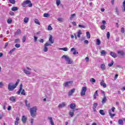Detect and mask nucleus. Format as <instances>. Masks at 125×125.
<instances>
[{
  "label": "nucleus",
  "instance_id": "nucleus-1",
  "mask_svg": "<svg viewBox=\"0 0 125 125\" xmlns=\"http://www.w3.org/2000/svg\"><path fill=\"white\" fill-rule=\"evenodd\" d=\"M19 82H20V80L18 79L16 83L13 84V83H10L8 85V89L9 91H12L14 89H15L17 86L18 85V83H19Z\"/></svg>",
  "mask_w": 125,
  "mask_h": 125
},
{
  "label": "nucleus",
  "instance_id": "nucleus-2",
  "mask_svg": "<svg viewBox=\"0 0 125 125\" xmlns=\"http://www.w3.org/2000/svg\"><path fill=\"white\" fill-rule=\"evenodd\" d=\"M37 106H34L33 107L30 108V115L31 117H36L37 116Z\"/></svg>",
  "mask_w": 125,
  "mask_h": 125
},
{
  "label": "nucleus",
  "instance_id": "nucleus-3",
  "mask_svg": "<svg viewBox=\"0 0 125 125\" xmlns=\"http://www.w3.org/2000/svg\"><path fill=\"white\" fill-rule=\"evenodd\" d=\"M22 87H23V84H21L20 86L19 90L16 93L17 94L19 95L20 93H21L22 95H26V93H25V90L22 89Z\"/></svg>",
  "mask_w": 125,
  "mask_h": 125
},
{
  "label": "nucleus",
  "instance_id": "nucleus-4",
  "mask_svg": "<svg viewBox=\"0 0 125 125\" xmlns=\"http://www.w3.org/2000/svg\"><path fill=\"white\" fill-rule=\"evenodd\" d=\"M62 58L64 59L65 61H66L67 64H73V60L67 55H63L62 57Z\"/></svg>",
  "mask_w": 125,
  "mask_h": 125
},
{
  "label": "nucleus",
  "instance_id": "nucleus-5",
  "mask_svg": "<svg viewBox=\"0 0 125 125\" xmlns=\"http://www.w3.org/2000/svg\"><path fill=\"white\" fill-rule=\"evenodd\" d=\"M32 69L29 68V67H26V68H24L23 69V71L24 73L26 74V75H31V70Z\"/></svg>",
  "mask_w": 125,
  "mask_h": 125
},
{
  "label": "nucleus",
  "instance_id": "nucleus-6",
  "mask_svg": "<svg viewBox=\"0 0 125 125\" xmlns=\"http://www.w3.org/2000/svg\"><path fill=\"white\" fill-rule=\"evenodd\" d=\"M72 84H73V81H68L63 83V86L65 87H69V86H71Z\"/></svg>",
  "mask_w": 125,
  "mask_h": 125
},
{
  "label": "nucleus",
  "instance_id": "nucleus-7",
  "mask_svg": "<svg viewBox=\"0 0 125 125\" xmlns=\"http://www.w3.org/2000/svg\"><path fill=\"white\" fill-rule=\"evenodd\" d=\"M86 91V87H83L81 90V96H83V95H85Z\"/></svg>",
  "mask_w": 125,
  "mask_h": 125
},
{
  "label": "nucleus",
  "instance_id": "nucleus-8",
  "mask_svg": "<svg viewBox=\"0 0 125 125\" xmlns=\"http://www.w3.org/2000/svg\"><path fill=\"white\" fill-rule=\"evenodd\" d=\"M24 2V3H25V4H29L28 5L29 7H32V6H33V3H32V2H31V0H26Z\"/></svg>",
  "mask_w": 125,
  "mask_h": 125
},
{
  "label": "nucleus",
  "instance_id": "nucleus-9",
  "mask_svg": "<svg viewBox=\"0 0 125 125\" xmlns=\"http://www.w3.org/2000/svg\"><path fill=\"white\" fill-rule=\"evenodd\" d=\"M9 99V101L13 102V103H15V102H16V97L15 96H11Z\"/></svg>",
  "mask_w": 125,
  "mask_h": 125
},
{
  "label": "nucleus",
  "instance_id": "nucleus-10",
  "mask_svg": "<svg viewBox=\"0 0 125 125\" xmlns=\"http://www.w3.org/2000/svg\"><path fill=\"white\" fill-rule=\"evenodd\" d=\"M68 114L71 118H73L74 117V115H75V110H70L68 112Z\"/></svg>",
  "mask_w": 125,
  "mask_h": 125
},
{
  "label": "nucleus",
  "instance_id": "nucleus-11",
  "mask_svg": "<svg viewBox=\"0 0 125 125\" xmlns=\"http://www.w3.org/2000/svg\"><path fill=\"white\" fill-rule=\"evenodd\" d=\"M48 120L50 122V125H54V122H53V119L51 117H48Z\"/></svg>",
  "mask_w": 125,
  "mask_h": 125
},
{
  "label": "nucleus",
  "instance_id": "nucleus-12",
  "mask_svg": "<svg viewBox=\"0 0 125 125\" xmlns=\"http://www.w3.org/2000/svg\"><path fill=\"white\" fill-rule=\"evenodd\" d=\"M69 107L70 109L74 110L76 109V104L75 103H72L70 104Z\"/></svg>",
  "mask_w": 125,
  "mask_h": 125
},
{
  "label": "nucleus",
  "instance_id": "nucleus-13",
  "mask_svg": "<svg viewBox=\"0 0 125 125\" xmlns=\"http://www.w3.org/2000/svg\"><path fill=\"white\" fill-rule=\"evenodd\" d=\"M118 54H120L121 56H125V53L124 51H117Z\"/></svg>",
  "mask_w": 125,
  "mask_h": 125
},
{
  "label": "nucleus",
  "instance_id": "nucleus-14",
  "mask_svg": "<svg viewBox=\"0 0 125 125\" xmlns=\"http://www.w3.org/2000/svg\"><path fill=\"white\" fill-rule=\"evenodd\" d=\"M75 88L72 89L69 92H68V96H71V95H73V93L75 92Z\"/></svg>",
  "mask_w": 125,
  "mask_h": 125
},
{
  "label": "nucleus",
  "instance_id": "nucleus-15",
  "mask_svg": "<svg viewBox=\"0 0 125 125\" xmlns=\"http://www.w3.org/2000/svg\"><path fill=\"white\" fill-rule=\"evenodd\" d=\"M66 105V103H62V104H59L58 105V108H64Z\"/></svg>",
  "mask_w": 125,
  "mask_h": 125
},
{
  "label": "nucleus",
  "instance_id": "nucleus-16",
  "mask_svg": "<svg viewBox=\"0 0 125 125\" xmlns=\"http://www.w3.org/2000/svg\"><path fill=\"white\" fill-rule=\"evenodd\" d=\"M110 55H111V56L113 57V58H117L118 56L116 53L113 52H110Z\"/></svg>",
  "mask_w": 125,
  "mask_h": 125
},
{
  "label": "nucleus",
  "instance_id": "nucleus-17",
  "mask_svg": "<svg viewBox=\"0 0 125 125\" xmlns=\"http://www.w3.org/2000/svg\"><path fill=\"white\" fill-rule=\"evenodd\" d=\"M99 95L98 90L96 91L93 95L94 99H96V98H97V96H99Z\"/></svg>",
  "mask_w": 125,
  "mask_h": 125
},
{
  "label": "nucleus",
  "instance_id": "nucleus-18",
  "mask_svg": "<svg viewBox=\"0 0 125 125\" xmlns=\"http://www.w3.org/2000/svg\"><path fill=\"white\" fill-rule=\"evenodd\" d=\"M101 68L102 69V71H105V70H106V65H105V64L104 63L101 64Z\"/></svg>",
  "mask_w": 125,
  "mask_h": 125
},
{
  "label": "nucleus",
  "instance_id": "nucleus-19",
  "mask_svg": "<svg viewBox=\"0 0 125 125\" xmlns=\"http://www.w3.org/2000/svg\"><path fill=\"white\" fill-rule=\"evenodd\" d=\"M21 121H22V123L25 124V123H26V122L27 121V117H26V116L23 115L22 117Z\"/></svg>",
  "mask_w": 125,
  "mask_h": 125
},
{
  "label": "nucleus",
  "instance_id": "nucleus-20",
  "mask_svg": "<svg viewBox=\"0 0 125 125\" xmlns=\"http://www.w3.org/2000/svg\"><path fill=\"white\" fill-rule=\"evenodd\" d=\"M21 30L18 29L17 32L15 33V36H18V35H21Z\"/></svg>",
  "mask_w": 125,
  "mask_h": 125
},
{
  "label": "nucleus",
  "instance_id": "nucleus-21",
  "mask_svg": "<svg viewBox=\"0 0 125 125\" xmlns=\"http://www.w3.org/2000/svg\"><path fill=\"white\" fill-rule=\"evenodd\" d=\"M49 42H50V43H54V41L52 40V35H50L49 37Z\"/></svg>",
  "mask_w": 125,
  "mask_h": 125
},
{
  "label": "nucleus",
  "instance_id": "nucleus-22",
  "mask_svg": "<svg viewBox=\"0 0 125 125\" xmlns=\"http://www.w3.org/2000/svg\"><path fill=\"white\" fill-rule=\"evenodd\" d=\"M106 101H107V98H106V96H104V98L102 100V103L103 104H105V103H106Z\"/></svg>",
  "mask_w": 125,
  "mask_h": 125
},
{
  "label": "nucleus",
  "instance_id": "nucleus-23",
  "mask_svg": "<svg viewBox=\"0 0 125 125\" xmlns=\"http://www.w3.org/2000/svg\"><path fill=\"white\" fill-rule=\"evenodd\" d=\"M100 84L101 85H102V86H103L104 87H106L107 86V85H106V83H104V81L103 80L102 81Z\"/></svg>",
  "mask_w": 125,
  "mask_h": 125
},
{
  "label": "nucleus",
  "instance_id": "nucleus-24",
  "mask_svg": "<svg viewBox=\"0 0 125 125\" xmlns=\"http://www.w3.org/2000/svg\"><path fill=\"white\" fill-rule=\"evenodd\" d=\"M101 54L103 56H105L107 54V52L105 50H102L101 52Z\"/></svg>",
  "mask_w": 125,
  "mask_h": 125
},
{
  "label": "nucleus",
  "instance_id": "nucleus-25",
  "mask_svg": "<svg viewBox=\"0 0 125 125\" xmlns=\"http://www.w3.org/2000/svg\"><path fill=\"white\" fill-rule=\"evenodd\" d=\"M108 114L111 118H113V117H115V116H116V114H112V113L111 112V110L108 111Z\"/></svg>",
  "mask_w": 125,
  "mask_h": 125
},
{
  "label": "nucleus",
  "instance_id": "nucleus-26",
  "mask_svg": "<svg viewBox=\"0 0 125 125\" xmlns=\"http://www.w3.org/2000/svg\"><path fill=\"white\" fill-rule=\"evenodd\" d=\"M76 17V14H72L69 18L70 20H73Z\"/></svg>",
  "mask_w": 125,
  "mask_h": 125
},
{
  "label": "nucleus",
  "instance_id": "nucleus-27",
  "mask_svg": "<svg viewBox=\"0 0 125 125\" xmlns=\"http://www.w3.org/2000/svg\"><path fill=\"white\" fill-rule=\"evenodd\" d=\"M101 43V41L100 39H97L96 40V44L97 45H100Z\"/></svg>",
  "mask_w": 125,
  "mask_h": 125
},
{
  "label": "nucleus",
  "instance_id": "nucleus-28",
  "mask_svg": "<svg viewBox=\"0 0 125 125\" xmlns=\"http://www.w3.org/2000/svg\"><path fill=\"white\" fill-rule=\"evenodd\" d=\"M83 33H82L81 30H79L77 32V37L78 38H81V35H82Z\"/></svg>",
  "mask_w": 125,
  "mask_h": 125
},
{
  "label": "nucleus",
  "instance_id": "nucleus-29",
  "mask_svg": "<svg viewBox=\"0 0 125 125\" xmlns=\"http://www.w3.org/2000/svg\"><path fill=\"white\" fill-rule=\"evenodd\" d=\"M99 113L102 116H104L105 115V112H104V110L103 109H101L99 111Z\"/></svg>",
  "mask_w": 125,
  "mask_h": 125
},
{
  "label": "nucleus",
  "instance_id": "nucleus-30",
  "mask_svg": "<svg viewBox=\"0 0 125 125\" xmlns=\"http://www.w3.org/2000/svg\"><path fill=\"white\" fill-rule=\"evenodd\" d=\"M118 124L120 125H124V121L122 119H120L118 121Z\"/></svg>",
  "mask_w": 125,
  "mask_h": 125
},
{
  "label": "nucleus",
  "instance_id": "nucleus-31",
  "mask_svg": "<svg viewBox=\"0 0 125 125\" xmlns=\"http://www.w3.org/2000/svg\"><path fill=\"white\" fill-rule=\"evenodd\" d=\"M23 21L24 23H28L29 22V18L25 17L23 20Z\"/></svg>",
  "mask_w": 125,
  "mask_h": 125
},
{
  "label": "nucleus",
  "instance_id": "nucleus-32",
  "mask_svg": "<svg viewBox=\"0 0 125 125\" xmlns=\"http://www.w3.org/2000/svg\"><path fill=\"white\" fill-rule=\"evenodd\" d=\"M25 105L26 106L28 107V108H30L31 107V104H27L28 103V101H25Z\"/></svg>",
  "mask_w": 125,
  "mask_h": 125
},
{
  "label": "nucleus",
  "instance_id": "nucleus-33",
  "mask_svg": "<svg viewBox=\"0 0 125 125\" xmlns=\"http://www.w3.org/2000/svg\"><path fill=\"white\" fill-rule=\"evenodd\" d=\"M11 10H12V11H17V10H18V7H13L11 9Z\"/></svg>",
  "mask_w": 125,
  "mask_h": 125
},
{
  "label": "nucleus",
  "instance_id": "nucleus-34",
  "mask_svg": "<svg viewBox=\"0 0 125 125\" xmlns=\"http://www.w3.org/2000/svg\"><path fill=\"white\" fill-rule=\"evenodd\" d=\"M61 50H63V51H68V48H60Z\"/></svg>",
  "mask_w": 125,
  "mask_h": 125
},
{
  "label": "nucleus",
  "instance_id": "nucleus-35",
  "mask_svg": "<svg viewBox=\"0 0 125 125\" xmlns=\"http://www.w3.org/2000/svg\"><path fill=\"white\" fill-rule=\"evenodd\" d=\"M86 37L87 39H90V33L88 31L86 32Z\"/></svg>",
  "mask_w": 125,
  "mask_h": 125
},
{
  "label": "nucleus",
  "instance_id": "nucleus-36",
  "mask_svg": "<svg viewBox=\"0 0 125 125\" xmlns=\"http://www.w3.org/2000/svg\"><path fill=\"white\" fill-rule=\"evenodd\" d=\"M34 21L35 23H36V24H37V25H41V24L40 23V21H39V20H38V19H35Z\"/></svg>",
  "mask_w": 125,
  "mask_h": 125
},
{
  "label": "nucleus",
  "instance_id": "nucleus-37",
  "mask_svg": "<svg viewBox=\"0 0 125 125\" xmlns=\"http://www.w3.org/2000/svg\"><path fill=\"white\" fill-rule=\"evenodd\" d=\"M112 65H114V61H112L110 63H108V66L109 67H112Z\"/></svg>",
  "mask_w": 125,
  "mask_h": 125
},
{
  "label": "nucleus",
  "instance_id": "nucleus-38",
  "mask_svg": "<svg viewBox=\"0 0 125 125\" xmlns=\"http://www.w3.org/2000/svg\"><path fill=\"white\" fill-rule=\"evenodd\" d=\"M47 50H48V48H47V46H44L43 51L44 52H47Z\"/></svg>",
  "mask_w": 125,
  "mask_h": 125
},
{
  "label": "nucleus",
  "instance_id": "nucleus-39",
  "mask_svg": "<svg viewBox=\"0 0 125 125\" xmlns=\"http://www.w3.org/2000/svg\"><path fill=\"white\" fill-rule=\"evenodd\" d=\"M98 106V104L97 103H94L93 105V108H96V107Z\"/></svg>",
  "mask_w": 125,
  "mask_h": 125
},
{
  "label": "nucleus",
  "instance_id": "nucleus-40",
  "mask_svg": "<svg viewBox=\"0 0 125 125\" xmlns=\"http://www.w3.org/2000/svg\"><path fill=\"white\" fill-rule=\"evenodd\" d=\"M15 42L16 43H18L19 42H20V39H17L15 40Z\"/></svg>",
  "mask_w": 125,
  "mask_h": 125
},
{
  "label": "nucleus",
  "instance_id": "nucleus-41",
  "mask_svg": "<svg viewBox=\"0 0 125 125\" xmlns=\"http://www.w3.org/2000/svg\"><path fill=\"white\" fill-rule=\"evenodd\" d=\"M10 3L12 4H15V0H9Z\"/></svg>",
  "mask_w": 125,
  "mask_h": 125
},
{
  "label": "nucleus",
  "instance_id": "nucleus-42",
  "mask_svg": "<svg viewBox=\"0 0 125 125\" xmlns=\"http://www.w3.org/2000/svg\"><path fill=\"white\" fill-rule=\"evenodd\" d=\"M12 19H8V20H7L8 24H11V23H12Z\"/></svg>",
  "mask_w": 125,
  "mask_h": 125
},
{
  "label": "nucleus",
  "instance_id": "nucleus-43",
  "mask_svg": "<svg viewBox=\"0 0 125 125\" xmlns=\"http://www.w3.org/2000/svg\"><path fill=\"white\" fill-rule=\"evenodd\" d=\"M15 47H16L17 48H19V47H20L21 46V45H20V44H16L15 45Z\"/></svg>",
  "mask_w": 125,
  "mask_h": 125
},
{
  "label": "nucleus",
  "instance_id": "nucleus-44",
  "mask_svg": "<svg viewBox=\"0 0 125 125\" xmlns=\"http://www.w3.org/2000/svg\"><path fill=\"white\" fill-rule=\"evenodd\" d=\"M26 42V36H24L22 37V42Z\"/></svg>",
  "mask_w": 125,
  "mask_h": 125
},
{
  "label": "nucleus",
  "instance_id": "nucleus-45",
  "mask_svg": "<svg viewBox=\"0 0 125 125\" xmlns=\"http://www.w3.org/2000/svg\"><path fill=\"white\" fill-rule=\"evenodd\" d=\"M105 28H106V26L104 25H102L101 26V29L102 30H105Z\"/></svg>",
  "mask_w": 125,
  "mask_h": 125
},
{
  "label": "nucleus",
  "instance_id": "nucleus-46",
  "mask_svg": "<svg viewBox=\"0 0 125 125\" xmlns=\"http://www.w3.org/2000/svg\"><path fill=\"white\" fill-rule=\"evenodd\" d=\"M49 16V14L48 13H44L43 14V17H48Z\"/></svg>",
  "mask_w": 125,
  "mask_h": 125
},
{
  "label": "nucleus",
  "instance_id": "nucleus-47",
  "mask_svg": "<svg viewBox=\"0 0 125 125\" xmlns=\"http://www.w3.org/2000/svg\"><path fill=\"white\" fill-rule=\"evenodd\" d=\"M57 5H59L61 3L60 0H56Z\"/></svg>",
  "mask_w": 125,
  "mask_h": 125
},
{
  "label": "nucleus",
  "instance_id": "nucleus-48",
  "mask_svg": "<svg viewBox=\"0 0 125 125\" xmlns=\"http://www.w3.org/2000/svg\"><path fill=\"white\" fill-rule=\"evenodd\" d=\"M44 46H51V44L50 43H46L45 44H44Z\"/></svg>",
  "mask_w": 125,
  "mask_h": 125
},
{
  "label": "nucleus",
  "instance_id": "nucleus-49",
  "mask_svg": "<svg viewBox=\"0 0 125 125\" xmlns=\"http://www.w3.org/2000/svg\"><path fill=\"white\" fill-rule=\"evenodd\" d=\"M90 82L91 83H95V82H96V80H95V79H94V78H91L90 80Z\"/></svg>",
  "mask_w": 125,
  "mask_h": 125
},
{
  "label": "nucleus",
  "instance_id": "nucleus-50",
  "mask_svg": "<svg viewBox=\"0 0 125 125\" xmlns=\"http://www.w3.org/2000/svg\"><path fill=\"white\" fill-rule=\"evenodd\" d=\"M106 37L107 39H109L110 38V32H107V33H106Z\"/></svg>",
  "mask_w": 125,
  "mask_h": 125
},
{
  "label": "nucleus",
  "instance_id": "nucleus-51",
  "mask_svg": "<svg viewBox=\"0 0 125 125\" xmlns=\"http://www.w3.org/2000/svg\"><path fill=\"white\" fill-rule=\"evenodd\" d=\"M48 31H51V30H52V27H51V26L49 25L48 26Z\"/></svg>",
  "mask_w": 125,
  "mask_h": 125
},
{
  "label": "nucleus",
  "instance_id": "nucleus-52",
  "mask_svg": "<svg viewBox=\"0 0 125 125\" xmlns=\"http://www.w3.org/2000/svg\"><path fill=\"white\" fill-rule=\"evenodd\" d=\"M78 27H79V28H85V26L81 24L78 25Z\"/></svg>",
  "mask_w": 125,
  "mask_h": 125
},
{
  "label": "nucleus",
  "instance_id": "nucleus-53",
  "mask_svg": "<svg viewBox=\"0 0 125 125\" xmlns=\"http://www.w3.org/2000/svg\"><path fill=\"white\" fill-rule=\"evenodd\" d=\"M121 33H125V28L124 27H122L121 29Z\"/></svg>",
  "mask_w": 125,
  "mask_h": 125
},
{
  "label": "nucleus",
  "instance_id": "nucleus-54",
  "mask_svg": "<svg viewBox=\"0 0 125 125\" xmlns=\"http://www.w3.org/2000/svg\"><path fill=\"white\" fill-rule=\"evenodd\" d=\"M58 20L59 21H60V22H62V21H63V18H59L58 19Z\"/></svg>",
  "mask_w": 125,
  "mask_h": 125
},
{
  "label": "nucleus",
  "instance_id": "nucleus-55",
  "mask_svg": "<svg viewBox=\"0 0 125 125\" xmlns=\"http://www.w3.org/2000/svg\"><path fill=\"white\" fill-rule=\"evenodd\" d=\"M115 12H116V13H119V9H118V7L115 8Z\"/></svg>",
  "mask_w": 125,
  "mask_h": 125
},
{
  "label": "nucleus",
  "instance_id": "nucleus-56",
  "mask_svg": "<svg viewBox=\"0 0 125 125\" xmlns=\"http://www.w3.org/2000/svg\"><path fill=\"white\" fill-rule=\"evenodd\" d=\"M31 125H34V119H31Z\"/></svg>",
  "mask_w": 125,
  "mask_h": 125
},
{
  "label": "nucleus",
  "instance_id": "nucleus-57",
  "mask_svg": "<svg viewBox=\"0 0 125 125\" xmlns=\"http://www.w3.org/2000/svg\"><path fill=\"white\" fill-rule=\"evenodd\" d=\"M37 41H38V37L34 36V42H37Z\"/></svg>",
  "mask_w": 125,
  "mask_h": 125
},
{
  "label": "nucleus",
  "instance_id": "nucleus-58",
  "mask_svg": "<svg viewBox=\"0 0 125 125\" xmlns=\"http://www.w3.org/2000/svg\"><path fill=\"white\" fill-rule=\"evenodd\" d=\"M123 7H124V11L125 12V1L123 2Z\"/></svg>",
  "mask_w": 125,
  "mask_h": 125
},
{
  "label": "nucleus",
  "instance_id": "nucleus-59",
  "mask_svg": "<svg viewBox=\"0 0 125 125\" xmlns=\"http://www.w3.org/2000/svg\"><path fill=\"white\" fill-rule=\"evenodd\" d=\"M26 4L25 3V2L24 1H23V3H22V6H23V7H26Z\"/></svg>",
  "mask_w": 125,
  "mask_h": 125
},
{
  "label": "nucleus",
  "instance_id": "nucleus-60",
  "mask_svg": "<svg viewBox=\"0 0 125 125\" xmlns=\"http://www.w3.org/2000/svg\"><path fill=\"white\" fill-rule=\"evenodd\" d=\"M115 41H116V42H120V38L116 37Z\"/></svg>",
  "mask_w": 125,
  "mask_h": 125
},
{
  "label": "nucleus",
  "instance_id": "nucleus-61",
  "mask_svg": "<svg viewBox=\"0 0 125 125\" xmlns=\"http://www.w3.org/2000/svg\"><path fill=\"white\" fill-rule=\"evenodd\" d=\"M2 86H3V83L0 82V87H2Z\"/></svg>",
  "mask_w": 125,
  "mask_h": 125
},
{
  "label": "nucleus",
  "instance_id": "nucleus-62",
  "mask_svg": "<svg viewBox=\"0 0 125 125\" xmlns=\"http://www.w3.org/2000/svg\"><path fill=\"white\" fill-rule=\"evenodd\" d=\"M8 111H10L11 110V106H9L7 108Z\"/></svg>",
  "mask_w": 125,
  "mask_h": 125
},
{
  "label": "nucleus",
  "instance_id": "nucleus-63",
  "mask_svg": "<svg viewBox=\"0 0 125 125\" xmlns=\"http://www.w3.org/2000/svg\"><path fill=\"white\" fill-rule=\"evenodd\" d=\"M115 109H116V108H115V107H113L112 108H111V110H112V112H115Z\"/></svg>",
  "mask_w": 125,
  "mask_h": 125
},
{
  "label": "nucleus",
  "instance_id": "nucleus-64",
  "mask_svg": "<svg viewBox=\"0 0 125 125\" xmlns=\"http://www.w3.org/2000/svg\"><path fill=\"white\" fill-rule=\"evenodd\" d=\"M84 43H85L86 44H87V43H88V41L87 40H85L84 41Z\"/></svg>",
  "mask_w": 125,
  "mask_h": 125
}]
</instances>
